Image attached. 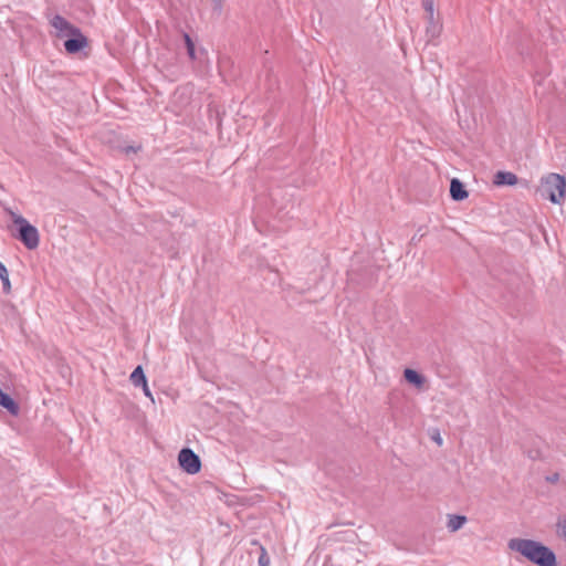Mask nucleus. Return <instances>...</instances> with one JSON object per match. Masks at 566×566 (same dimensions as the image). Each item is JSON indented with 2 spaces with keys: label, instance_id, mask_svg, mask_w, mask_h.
Returning a JSON list of instances; mask_svg holds the SVG:
<instances>
[{
  "label": "nucleus",
  "instance_id": "f257e3e1",
  "mask_svg": "<svg viewBox=\"0 0 566 566\" xmlns=\"http://www.w3.org/2000/svg\"><path fill=\"white\" fill-rule=\"evenodd\" d=\"M507 547L537 566H557L556 554L541 542L515 537L509 541Z\"/></svg>",
  "mask_w": 566,
  "mask_h": 566
},
{
  "label": "nucleus",
  "instance_id": "f03ea898",
  "mask_svg": "<svg viewBox=\"0 0 566 566\" xmlns=\"http://www.w3.org/2000/svg\"><path fill=\"white\" fill-rule=\"evenodd\" d=\"M13 222L18 226L19 239L27 249L34 250L39 247L40 237L38 229L32 226L25 218L13 213Z\"/></svg>",
  "mask_w": 566,
  "mask_h": 566
},
{
  "label": "nucleus",
  "instance_id": "7ed1b4c3",
  "mask_svg": "<svg viewBox=\"0 0 566 566\" xmlns=\"http://www.w3.org/2000/svg\"><path fill=\"white\" fill-rule=\"evenodd\" d=\"M543 187L553 203H562L566 198V178L559 174H549L543 178Z\"/></svg>",
  "mask_w": 566,
  "mask_h": 566
},
{
  "label": "nucleus",
  "instance_id": "20e7f679",
  "mask_svg": "<svg viewBox=\"0 0 566 566\" xmlns=\"http://www.w3.org/2000/svg\"><path fill=\"white\" fill-rule=\"evenodd\" d=\"M180 468L188 474H196L201 469V460L198 454L189 448H184L178 454Z\"/></svg>",
  "mask_w": 566,
  "mask_h": 566
},
{
  "label": "nucleus",
  "instance_id": "39448f33",
  "mask_svg": "<svg viewBox=\"0 0 566 566\" xmlns=\"http://www.w3.org/2000/svg\"><path fill=\"white\" fill-rule=\"evenodd\" d=\"M67 36L69 39L65 40L64 48L65 51L70 54H75L87 45V39L82 34L78 28L77 32H73L71 35Z\"/></svg>",
  "mask_w": 566,
  "mask_h": 566
},
{
  "label": "nucleus",
  "instance_id": "423d86ee",
  "mask_svg": "<svg viewBox=\"0 0 566 566\" xmlns=\"http://www.w3.org/2000/svg\"><path fill=\"white\" fill-rule=\"evenodd\" d=\"M51 25L59 31L60 36H67L73 32H77V27L71 24L65 18L59 14L53 17Z\"/></svg>",
  "mask_w": 566,
  "mask_h": 566
},
{
  "label": "nucleus",
  "instance_id": "0eeeda50",
  "mask_svg": "<svg viewBox=\"0 0 566 566\" xmlns=\"http://www.w3.org/2000/svg\"><path fill=\"white\" fill-rule=\"evenodd\" d=\"M450 196L454 201H462L469 196L463 182L458 178H453L450 182Z\"/></svg>",
  "mask_w": 566,
  "mask_h": 566
},
{
  "label": "nucleus",
  "instance_id": "6e6552de",
  "mask_svg": "<svg viewBox=\"0 0 566 566\" xmlns=\"http://www.w3.org/2000/svg\"><path fill=\"white\" fill-rule=\"evenodd\" d=\"M517 181V176L511 171H497L493 180L496 186H514Z\"/></svg>",
  "mask_w": 566,
  "mask_h": 566
},
{
  "label": "nucleus",
  "instance_id": "1a4fd4ad",
  "mask_svg": "<svg viewBox=\"0 0 566 566\" xmlns=\"http://www.w3.org/2000/svg\"><path fill=\"white\" fill-rule=\"evenodd\" d=\"M426 20H427L426 34L429 38V40H433V39L438 38L442 30V25L439 21V17L436 18L434 14H432V20L430 18H426Z\"/></svg>",
  "mask_w": 566,
  "mask_h": 566
},
{
  "label": "nucleus",
  "instance_id": "9d476101",
  "mask_svg": "<svg viewBox=\"0 0 566 566\" xmlns=\"http://www.w3.org/2000/svg\"><path fill=\"white\" fill-rule=\"evenodd\" d=\"M403 377L406 381L416 386L417 388H421L426 381V378L421 374L411 368H406L403 370Z\"/></svg>",
  "mask_w": 566,
  "mask_h": 566
},
{
  "label": "nucleus",
  "instance_id": "9b49d317",
  "mask_svg": "<svg viewBox=\"0 0 566 566\" xmlns=\"http://www.w3.org/2000/svg\"><path fill=\"white\" fill-rule=\"evenodd\" d=\"M465 522L467 517L464 515H449L447 527L450 532H457L465 524Z\"/></svg>",
  "mask_w": 566,
  "mask_h": 566
},
{
  "label": "nucleus",
  "instance_id": "f8f14e48",
  "mask_svg": "<svg viewBox=\"0 0 566 566\" xmlns=\"http://www.w3.org/2000/svg\"><path fill=\"white\" fill-rule=\"evenodd\" d=\"M130 381L135 387H140L142 385H145L147 381V378L145 376V373L142 368V366H137L133 373L130 374Z\"/></svg>",
  "mask_w": 566,
  "mask_h": 566
},
{
  "label": "nucleus",
  "instance_id": "ddd939ff",
  "mask_svg": "<svg viewBox=\"0 0 566 566\" xmlns=\"http://www.w3.org/2000/svg\"><path fill=\"white\" fill-rule=\"evenodd\" d=\"M0 280L2 282L3 293L9 294L11 292V283L9 280L8 270L2 262H0Z\"/></svg>",
  "mask_w": 566,
  "mask_h": 566
},
{
  "label": "nucleus",
  "instance_id": "4468645a",
  "mask_svg": "<svg viewBox=\"0 0 566 566\" xmlns=\"http://www.w3.org/2000/svg\"><path fill=\"white\" fill-rule=\"evenodd\" d=\"M182 38H184V41H185V45H186L187 54H188L189 59L191 61H195L197 59V55H196V48H195L193 40L186 32H182Z\"/></svg>",
  "mask_w": 566,
  "mask_h": 566
},
{
  "label": "nucleus",
  "instance_id": "2eb2a0df",
  "mask_svg": "<svg viewBox=\"0 0 566 566\" xmlns=\"http://www.w3.org/2000/svg\"><path fill=\"white\" fill-rule=\"evenodd\" d=\"M421 6L426 12V18L432 20V14L436 12V0H421Z\"/></svg>",
  "mask_w": 566,
  "mask_h": 566
},
{
  "label": "nucleus",
  "instance_id": "dca6fc26",
  "mask_svg": "<svg viewBox=\"0 0 566 566\" xmlns=\"http://www.w3.org/2000/svg\"><path fill=\"white\" fill-rule=\"evenodd\" d=\"M258 563H259V566H270V556L263 546H261V552H260Z\"/></svg>",
  "mask_w": 566,
  "mask_h": 566
},
{
  "label": "nucleus",
  "instance_id": "f3484780",
  "mask_svg": "<svg viewBox=\"0 0 566 566\" xmlns=\"http://www.w3.org/2000/svg\"><path fill=\"white\" fill-rule=\"evenodd\" d=\"M557 528L562 536L566 538V515L558 520Z\"/></svg>",
  "mask_w": 566,
  "mask_h": 566
},
{
  "label": "nucleus",
  "instance_id": "a211bd4d",
  "mask_svg": "<svg viewBox=\"0 0 566 566\" xmlns=\"http://www.w3.org/2000/svg\"><path fill=\"white\" fill-rule=\"evenodd\" d=\"M139 149H140V146H137V147H135V146H127V147L124 148V151L126 154H129V153H137Z\"/></svg>",
  "mask_w": 566,
  "mask_h": 566
},
{
  "label": "nucleus",
  "instance_id": "6ab92c4d",
  "mask_svg": "<svg viewBox=\"0 0 566 566\" xmlns=\"http://www.w3.org/2000/svg\"><path fill=\"white\" fill-rule=\"evenodd\" d=\"M558 479H559L558 473H554L553 475L546 478V480L551 483H556L558 481Z\"/></svg>",
  "mask_w": 566,
  "mask_h": 566
},
{
  "label": "nucleus",
  "instance_id": "aec40b11",
  "mask_svg": "<svg viewBox=\"0 0 566 566\" xmlns=\"http://www.w3.org/2000/svg\"><path fill=\"white\" fill-rule=\"evenodd\" d=\"M140 387L143 388L144 394H145L147 397H150V398H151V392H150V390H149V388H148L147 381L145 382V385H142Z\"/></svg>",
  "mask_w": 566,
  "mask_h": 566
},
{
  "label": "nucleus",
  "instance_id": "412c9836",
  "mask_svg": "<svg viewBox=\"0 0 566 566\" xmlns=\"http://www.w3.org/2000/svg\"><path fill=\"white\" fill-rule=\"evenodd\" d=\"M432 439H433V440H434L439 446H441V444H442V439H441V437L439 436V433H438L437 436L432 437Z\"/></svg>",
  "mask_w": 566,
  "mask_h": 566
},
{
  "label": "nucleus",
  "instance_id": "4be33fe9",
  "mask_svg": "<svg viewBox=\"0 0 566 566\" xmlns=\"http://www.w3.org/2000/svg\"><path fill=\"white\" fill-rule=\"evenodd\" d=\"M565 539H566V537H565Z\"/></svg>",
  "mask_w": 566,
  "mask_h": 566
}]
</instances>
